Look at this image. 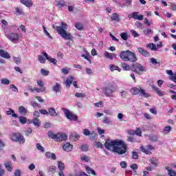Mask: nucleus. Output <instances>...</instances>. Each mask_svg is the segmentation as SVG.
Instances as JSON below:
<instances>
[{"label":"nucleus","mask_w":176,"mask_h":176,"mask_svg":"<svg viewBox=\"0 0 176 176\" xmlns=\"http://www.w3.org/2000/svg\"><path fill=\"white\" fill-rule=\"evenodd\" d=\"M104 148L107 151H112L118 155H124L127 152V145L122 140H107L104 143Z\"/></svg>","instance_id":"nucleus-1"},{"label":"nucleus","mask_w":176,"mask_h":176,"mask_svg":"<svg viewBox=\"0 0 176 176\" xmlns=\"http://www.w3.org/2000/svg\"><path fill=\"white\" fill-rule=\"evenodd\" d=\"M68 28V25L65 22H61L60 26H56V30L58 34L63 38V39H65L66 41H70V39H72V34L70 33H67V28Z\"/></svg>","instance_id":"nucleus-2"},{"label":"nucleus","mask_w":176,"mask_h":176,"mask_svg":"<svg viewBox=\"0 0 176 176\" xmlns=\"http://www.w3.org/2000/svg\"><path fill=\"white\" fill-rule=\"evenodd\" d=\"M120 58L122 61H129L130 63H135L138 60L135 54L129 50L122 51L120 53Z\"/></svg>","instance_id":"nucleus-3"},{"label":"nucleus","mask_w":176,"mask_h":176,"mask_svg":"<svg viewBox=\"0 0 176 176\" xmlns=\"http://www.w3.org/2000/svg\"><path fill=\"white\" fill-rule=\"evenodd\" d=\"M47 135L50 138H52V140H54V141L57 142H62V141H67V140H68L67 134L63 133L54 134L53 132L50 131L47 133Z\"/></svg>","instance_id":"nucleus-4"},{"label":"nucleus","mask_w":176,"mask_h":176,"mask_svg":"<svg viewBox=\"0 0 176 176\" xmlns=\"http://www.w3.org/2000/svg\"><path fill=\"white\" fill-rule=\"evenodd\" d=\"M130 91L133 96H138V94H140L141 97H144L145 98L151 97V94L146 93L145 91V89L142 88H138L137 87H133L131 89Z\"/></svg>","instance_id":"nucleus-5"},{"label":"nucleus","mask_w":176,"mask_h":176,"mask_svg":"<svg viewBox=\"0 0 176 176\" xmlns=\"http://www.w3.org/2000/svg\"><path fill=\"white\" fill-rule=\"evenodd\" d=\"M131 71L135 72L137 75H142L144 72H146L145 67L142 66L141 63H135L131 65Z\"/></svg>","instance_id":"nucleus-6"},{"label":"nucleus","mask_w":176,"mask_h":176,"mask_svg":"<svg viewBox=\"0 0 176 176\" xmlns=\"http://www.w3.org/2000/svg\"><path fill=\"white\" fill-rule=\"evenodd\" d=\"M2 28L4 30V34L7 36L8 39L11 41L12 43H16L20 38V34L19 33H11L9 34V29L6 28L5 26H2Z\"/></svg>","instance_id":"nucleus-7"},{"label":"nucleus","mask_w":176,"mask_h":176,"mask_svg":"<svg viewBox=\"0 0 176 176\" xmlns=\"http://www.w3.org/2000/svg\"><path fill=\"white\" fill-rule=\"evenodd\" d=\"M10 140L12 141H14V142H19V144H24L25 142V139L24 138V136L19 132L17 133H13L10 135Z\"/></svg>","instance_id":"nucleus-8"},{"label":"nucleus","mask_w":176,"mask_h":176,"mask_svg":"<svg viewBox=\"0 0 176 176\" xmlns=\"http://www.w3.org/2000/svg\"><path fill=\"white\" fill-rule=\"evenodd\" d=\"M116 90H118V88L113 84H109V86L104 88L103 91L106 97H112L113 93Z\"/></svg>","instance_id":"nucleus-9"},{"label":"nucleus","mask_w":176,"mask_h":176,"mask_svg":"<svg viewBox=\"0 0 176 176\" xmlns=\"http://www.w3.org/2000/svg\"><path fill=\"white\" fill-rule=\"evenodd\" d=\"M62 111L65 113L67 119H69V120H74V122L78 120V116L72 113V112L69 111L68 109L63 108Z\"/></svg>","instance_id":"nucleus-10"},{"label":"nucleus","mask_w":176,"mask_h":176,"mask_svg":"<svg viewBox=\"0 0 176 176\" xmlns=\"http://www.w3.org/2000/svg\"><path fill=\"white\" fill-rule=\"evenodd\" d=\"M140 151L143 152V153H145L146 155H152V152L149 151H155V146L151 144H148L146 146V148H145L144 146H141Z\"/></svg>","instance_id":"nucleus-11"},{"label":"nucleus","mask_w":176,"mask_h":176,"mask_svg":"<svg viewBox=\"0 0 176 176\" xmlns=\"http://www.w3.org/2000/svg\"><path fill=\"white\" fill-rule=\"evenodd\" d=\"M82 133H83L84 135H91L89 138L90 140H94V138H96V137H97V133H96V132H94V131L90 132V131L87 129H83Z\"/></svg>","instance_id":"nucleus-12"},{"label":"nucleus","mask_w":176,"mask_h":176,"mask_svg":"<svg viewBox=\"0 0 176 176\" xmlns=\"http://www.w3.org/2000/svg\"><path fill=\"white\" fill-rule=\"evenodd\" d=\"M151 89L159 96V97H163L165 94L164 91L160 90V89L157 88V87L155 85H151Z\"/></svg>","instance_id":"nucleus-13"},{"label":"nucleus","mask_w":176,"mask_h":176,"mask_svg":"<svg viewBox=\"0 0 176 176\" xmlns=\"http://www.w3.org/2000/svg\"><path fill=\"white\" fill-rule=\"evenodd\" d=\"M43 55L45 56L46 60L50 61V63H51L52 64H54V65H57V60L56 58H51L50 56H49L47 53L43 52Z\"/></svg>","instance_id":"nucleus-14"},{"label":"nucleus","mask_w":176,"mask_h":176,"mask_svg":"<svg viewBox=\"0 0 176 176\" xmlns=\"http://www.w3.org/2000/svg\"><path fill=\"white\" fill-rule=\"evenodd\" d=\"M138 50L139 53L142 54V56H143L144 57H149L151 56V53H149V52L146 51V50H144L142 47H138Z\"/></svg>","instance_id":"nucleus-15"},{"label":"nucleus","mask_w":176,"mask_h":176,"mask_svg":"<svg viewBox=\"0 0 176 176\" xmlns=\"http://www.w3.org/2000/svg\"><path fill=\"white\" fill-rule=\"evenodd\" d=\"M63 149L66 152H71L72 149H74V145L71 144L69 142H67L63 146Z\"/></svg>","instance_id":"nucleus-16"},{"label":"nucleus","mask_w":176,"mask_h":176,"mask_svg":"<svg viewBox=\"0 0 176 176\" xmlns=\"http://www.w3.org/2000/svg\"><path fill=\"white\" fill-rule=\"evenodd\" d=\"M0 57L9 60V58H10V54H9V52L7 51L0 50Z\"/></svg>","instance_id":"nucleus-17"},{"label":"nucleus","mask_w":176,"mask_h":176,"mask_svg":"<svg viewBox=\"0 0 176 176\" xmlns=\"http://www.w3.org/2000/svg\"><path fill=\"white\" fill-rule=\"evenodd\" d=\"M45 157H47V159H51L52 160H56V159H57L56 154L54 153H51L50 151L45 153Z\"/></svg>","instance_id":"nucleus-18"},{"label":"nucleus","mask_w":176,"mask_h":176,"mask_svg":"<svg viewBox=\"0 0 176 176\" xmlns=\"http://www.w3.org/2000/svg\"><path fill=\"white\" fill-rule=\"evenodd\" d=\"M21 3L25 5L26 8H31L34 5L32 0H20Z\"/></svg>","instance_id":"nucleus-19"},{"label":"nucleus","mask_w":176,"mask_h":176,"mask_svg":"<svg viewBox=\"0 0 176 176\" xmlns=\"http://www.w3.org/2000/svg\"><path fill=\"white\" fill-rule=\"evenodd\" d=\"M48 115H50L53 118L58 116V113L56 111V109H54V107H50L48 109Z\"/></svg>","instance_id":"nucleus-20"},{"label":"nucleus","mask_w":176,"mask_h":176,"mask_svg":"<svg viewBox=\"0 0 176 176\" xmlns=\"http://www.w3.org/2000/svg\"><path fill=\"white\" fill-rule=\"evenodd\" d=\"M73 82H74V76H70L69 78L66 79V81L65 83L66 85V87H68V88L71 87V85H72Z\"/></svg>","instance_id":"nucleus-21"},{"label":"nucleus","mask_w":176,"mask_h":176,"mask_svg":"<svg viewBox=\"0 0 176 176\" xmlns=\"http://www.w3.org/2000/svg\"><path fill=\"white\" fill-rule=\"evenodd\" d=\"M166 74L168 75H170L169 79L170 80H175V79H176V72L173 73V70H166Z\"/></svg>","instance_id":"nucleus-22"},{"label":"nucleus","mask_w":176,"mask_h":176,"mask_svg":"<svg viewBox=\"0 0 176 176\" xmlns=\"http://www.w3.org/2000/svg\"><path fill=\"white\" fill-rule=\"evenodd\" d=\"M18 111H19V113H21V115L25 116V115H27V113H28V110L27 109H25V107H24L23 106L19 107Z\"/></svg>","instance_id":"nucleus-23"},{"label":"nucleus","mask_w":176,"mask_h":176,"mask_svg":"<svg viewBox=\"0 0 176 176\" xmlns=\"http://www.w3.org/2000/svg\"><path fill=\"white\" fill-rule=\"evenodd\" d=\"M85 170L87 174H91L92 175H97V173L94 170H93L90 166H86Z\"/></svg>","instance_id":"nucleus-24"},{"label":"nucleus","mask_w":176,"mask_h":176,"mask_svg":"<svg viewBox=\"0 0 176 176\" xmlns=\"http://www.w3.org/2000/svg\"><path fill=\"white\" fill-rule=\"evenodd\" d=\"M104 56L107 58H109L110 60H113V58L116 57V54H111L107 51L104 52Z\"/></svg>","instance_id":"nucleus-25"},{"label":"nucleus","mask_w":176,"mask_h":176,"mask_svg":"<svg viewBox=\"0 0 176 176\" xmlns=\"http://www.w3.org/2000/svg\"><path fill=\"white\" fill-rule=\"evenodd\" d=\"M111 20H112V21H116V23H119V14H118V13L113 14L111 16Z\"/></svg>","instance_id":"nucleus-26"},{"label":"nucleus","mask_w":176,"mask_h":176,"mask_svg":"<svg viewBox=\"0 0 176 176\" xmlns=\"http://www.w3.org/2000/svg\"><path fill=\"white\" fill-rule=\"evenodd\" d=\"M171 130H173V128L171 127V126H165L163 130L164 135H166V134H168V133H170Z\"/></svg>","instance_id":"nucleus-27"},{"label":"nucleus","mask_w":176,"mask_h":176,"mask_svg":"<svg viewBox=\"0 0 176 176\" xmlns=\"http://www.w3.org/2000/svg\"><path fill=\"white\" fill-rule=\"evenodd\" d=\"M162 45H148L147 47L151 49V50L156 51V50L159 49V47H162Z\"/></svg>","instance_id":"nucleus-28"},{"label":"nucleus","mask_w":176,"mask_h":176,"mask_svg":"<svg viewBox=\"0 0 176 176\" xmlns=\"http://www.w3.org/2000/svg\"><path fill=\"white\" fill-rule=\"evenodd\" d=\"M121 67L124 71H130V69H131V66L129 65V64L126 63H122Z\"/></svg>","instance_id":"nucleus-29"},{"label":"nucleus","mask_w":176,"mask_h":176,"mask_svg":"<svg viewBox=\"0 0 176 176\" xmlns=\"http://www.w3.org/2000/svg\"><path fill=\"white\" fill-rule=\"evenodd\" d=\"M30 123H33L36 127H39L41 126V120L38 118H34L32 120L30 121Z\"/></svg>","instance_id":"nucleus-30"},{"label":"nucleus","mask_w":176,"mask_h":176,"mask_svg":"<svg viewBox=\"0 0 176 176\" xmlns=\"http://www.w3.org/2000/svg\"><path fill=\"white\" fill-rule=\"evenodd\" d=\"M60 89H61V85L59 83H56V85L54 86H53V87H52V90L55 93H58V91H60Z\"/></svg>","instance_id":"nucleus-31"},{"label":"nucleus","mask_w":176,"mask_h":176,"mask_svg":"<svg viewBox=\"0 0 176 176\" xmlns=\"http://www.w3.org/2000/svg\"><path fill=\"white\" fill-rule=\"evenodd\" d=\"M165 168L167 170L168 175L176 176V172L173 170V169H170L169 166H166Z\"/></svg>","instance_id":"nucleus-32"},{"label":"nucleus","mask_w":176,"mask_h":176,"mask_svg":"<svg viewBox=\"0 0 176 176\" xmlns=\"http://www.w3.org/2000/svg\"><path fill=\"white\" fill-rule=\"evenodd\" d=\"M126 3L120 4V8H126V6H131L133 0H125Z\"/></svg>","instance_id":"nucleus-33"},{"label":"nucleus","mask_w":176,"mask_h":176,"mask_svg":"<svg viewBox=\"0 0 176 176\" xmlns=\"http://www.w3.org/2000/svg\"><path fill=\"white\" fill-rule=\"evenodd\" d=\"M58 168H59V170H65V165L64 163H63L61 161H58Z\"/></svg>","instance_id":"nucleus-34"},{"label":"nucleus","mask_w":176,"mask_h":176,"mask_svg":"<svg viewBox=\"0 0 176 176\" xmlns=\"http://www.w3.org/2000/svg\"><path fill=\"white\" fill-rule=\"evenodd\" d=\"M15 14H16V16H21V14H24V12L23 11V9L17 7L15 8Z\"/></svg>","instance_id":"nucleus-35"},{"label":"nucleus","mask_w":176,"mask_h":176,"mask_svg":"<svg viewBox=\"0 0 176 176\" xmlns=\"http://www.w3.org/2000/svg\"><path fill=\"white\" fill-rule=\"evenodd\" d=\"M7 115H12V118H19V116L14 113V111L12 109H9V110L7 111Z\"/></svg>","instance_id":"nucleus-36"},{"label":"nucleus","mask_w":176,"mask_h":176,"mask_svg":"<svg viewBox=\"0 0 176 176\" xmlns=\"http://www.w3.org/2000/svg\"><path fill=\"white\" fill-rule=\"evenodd\" d=\"M65 1L64 0H60L58 1H57L56 3V6L58 8H63V6H65Z\"/></svg>","instance_id":"nucleus-37"},{"label":"nucleus","mask_w":176,"mask_h":176,"mask_svg":"<svg viewBox=\"0 0 176 176\" xmlns=\"http://www.w3.org/2000/svg\"><path fill=\"white\" fill-rule=\"evenodd\" d=\"M110 69L111 71H118V72H120L121 69L119 68V67L115 65H110Z\"/></svg>","instance_id":"nucleus-38"},{"label":"nucleus","mask_w":176,"mask_h":176,"mask_svg":"<svg viewBox=\"0 0 176 176\" xmlns=\"http://www.w3.org/2000/svg\"><path fill=\"white\" fill-rule=\"evenodd\" d=\"M151 165L153 166V167H157V159L155 157H153L150 160Z\"/></svg>","instance_id":"nucleus-39"},{"label":"nucleus","mask_w":176,"mask_h":176,"mask_svg":"<svg viewBox=\"0 0 176 176\" xmlns=\"http://www.w3.org/2000/svg\"><path fill=\"white\" fill-rule=\"evenodd\" d=\"M75 27L77 30H79L80 31H82V30H83V23H81L80 22H77L75 24Z\"/></svg>","instance_id":"nucleus-40"},{"label":"nucleus","mask_w":176,"mask_h":176,"mask_svg":"<svg viewBox=\"0 0 176 176\" xmlns=\"http://www.w3.org/2000/svg\"><path fill=\"white\" fill-rule=\"evenodd\" d=\"M1 85H10V80L8 78H1Z\"/></svg>","instance_id":"nucleus-41"},{"label":"nucleus","mask_w":176,"mask_h":176,"mask_svg":"<svg viewBox=\"0 0 176 176\" xmlns=\"http://www.w3.org/2000/svg\"><path fill=\"white\" fill-rule=\"evenodd\" d=\"M120 36L123 41H127L129 39V34L126 32H122L120 34Z\"/></svg>","instance_id":"nucleus-42"},{"label":"nucleus","mask_w":176,"mask_h":176,"mask_svg":"<svg viewBox=\"0 0 176 176\" xmlns=\"http://www.w3.org/2000/svg\"><path fill=\"white\" fill-rule=\"evenodd\" d=\"M19 122L21 123V124H25V123H27V118L23 116H20Z\"/></svg>","instance_id":"nucleus-43"},{"label":"nucleus","mask_w":176,"mask_h":176,"mask_svg":"<svg viewBox=\"0 0 176 176\" xmlns=\"http://www.w3.org/2000/svg\"><path fill=\"white\" fill-rule=\"evenodd\" d=\"M34 91H36V93H41V91L42 93L46 91V88L45 87H41V88H38V87H34Z\"/></svg>","instance_id":"nucleus-44"},{"label":"nucleus","mask_w":176,"mask_h":176,"mask_svg":"<svg viewBox=\"0 0 176 176\" xmlns=\"http://www.w3.org/2000/svg\"><path fill=\"white\" fill-rule=\"evenodd\" d=\"M135 134H136L138 137H142V131L140 128H136V130L135 131Z\"/></svg>","instance_id":"nucleus-45"},{"label":"nucleus","mask_w":176,"mask_h":176,"mask_svg":"<svg viewBox=\"0 0 176 176\" xmlns=\"http://www.w3.org/2000/svg\"><path fill=\"white\" fill-rule=\"evenodd\" d=\"M96 108H102L104 106V102L102 101H99L98 102L94 103Z\"/></svg>","instance_id":"nucleus-46"},{"label":"nucleus","mask_w":176,"mask_h":176,"mask_svg":"<svg viewBox=\"0 0 176 176\" xmlns=\"http://www.w3.org/2000/svg\"><path fill=\"white\" fill-rule=\"evenodd\" d=\"M80 149L82 152H87L89 151V146L87 144H83L81 146Z\"/></svg>","instance_id":"nucleus-47"},{"label":"nucleus","mask_w":176,"mask_h":176,"mask_svg":"<svg viewBox=\"0 0 176 176\" xmlns=\"http://www.w3.org/2000/svg\"><path fill=\"white\" fill-rule=\"evenodd\" d=\"M157 138H158L156 136V135H152L149 137V140L152 142H156V141H157Z\"/></svg>","instance_id":"nucleus-48"},{"label":"nucleus","mask_w":176,"mask_h":176,"mask_svg":"<svg viewBox=\"0 0 176 176\" xmlns=\"http://www.w3.org/2000/svg\"><path fill=\"white\" fill-rule=\"evenodd\" d=\"M75 96L77 97V98H85V97H86V94L83 93H76Z\"/></svg>","instance_id":"nucleus-49"},{"label":"nucleus","mask_w":176,"mask_h":176,"mask_svg":"<svg viewBox=\"0 0 176 176\" xmlns=\"http://www.w3.org/2000/svg\"><path fill=\"white\" fill-rule=\"evenodd\" d=\"M5 167L8 170V171H12V170H13V168L12 167V164L10 163L5 164Z\"/></svg>","instance_id":"nucleus-50"},{"label":"nucleus","mask_w":176,"mask_h":176,"mask_svg":"<svg viewBox=\"0 0 176 176\" xmlns=\"http://www.w3.org/2000/svg\"><path fill=\"white\" fill-rule=\"evenodd\" d=\"M41 74L43 75V76H47L50 74V72L45 70L44 69H41Z\"/></svg>","instance_id":"nucleus-51"},{"label":"nucleus","mask_w":176,"mask_h":176,"mask_svg":"<svg viewBox=\"0 0 176 176\" xmlns=\"http://www.w3.org/2000/svg\"><path fill=\"white\" fill-rule=\"evenodd\" d=\"M38 61L41 63V64H45L46 63V59L42 56H38Z\"/></svg>","instance_id":"nucleus-52"},{"label":"nucleus","mask_w":176,"mask_h":176,"mask_svg":"<svg viewBox=\"0 0 176 176\" xmlns=\"http://www.w3.org/2000/svg\"><path fill=\"white\" fill-rule=\"evenodd\" d=\"M102 122L104 123V124H109V123H111V120H109V118L108 117H104Z\"/></svg>","instance_id":"nucleus-53"},{"label":"nucleus","mask_w":176,"mask_h":176,"mask_svg":"<svg viewBox=\"0 0 176 176\" xmlns=\"http://www.w3.org/2000/svg\"><path fill=\"white\" fill-rule=\"evenodd\" d=\"M10 89H12V91H15L16 93H19V88L16 87L14 85H10Z\"/></svg>","instance_id":"nucleus-54"},{"label":"nucleus","mask_w":176,"mask_h":176,"mask_svg":"<svg viewBox=\"0 0 176 176\" xmlns=\"http://www.w3.org/2000/svg\"><path fill=\"white\" fill-rule=\"evenodd\" d=\"M36 148H37L38 151H40L41 152H45V148H43V146H42V145H41V144L37 143Z\"/></svg>","instance_id":"nucleus-55"},{"label":"nucleus","mask_w":176,"mask_h":176,"mask_svg":"<svg viewBox=\"0 0 176 176\" xmlns=\"http://www.w3.org/2000/svg\"><path fill=\"white\" fill-rule=\"evenodd\" d=\"M13 58L16 64L19 65L21 63V58L20 57L14 56Z\"/></svg>","instance_id":"nucleus-56"},{"label":"nucleus","mask_w":176,"mask_h":176,"mask_svg":"<svg viewBox=\"0 0 176 176\" xmlns=\"http://www.w3.org/2000/svg\"><path fill=\"white\" fill-rule=\"evenodd\" d=\"M80 159L82 162H88L89 160H90V159L89 158V157H87V155H82L80 157Z\"/></svg>","instance_id":"nucleus-57"},{"label":"nucleus","mask_w":176,"mask_h":176,"mask_svg":"<svg viewBox=\"0 0 176 176\" xmlns=\"http://www.w3.org/2000/svg\"><path fill=\"white\" fill-rule=\"evenodd\" d=\"M48 171L49 173H52V174H54L56 173V166H51Z\"/></svg>","instance_id":"nucleus-58"},{"label":"nucleus","mask_w":176,"mask_h":176,"mask_svg":"<svg viewBox=\"0 0 176 176\" xmlns=\"http://www.w3.org/2000/svg\"><path fill=\"white\" fill-rule=\"evenodd\" d=\"M139 155H138V153L135 152V151H133L132 152V159H135V160H137V159H138Z\"/></svg>","instance_id":"nucleus-59"},{"label":"nucleus","mask_w":176,"mask_h":176,"mask_svg":"<svg viewBox=\"0 0 176 176\" xmlns=\"http://www.w3.org/2000/svg\"><path fill=\"white\" fill-rule=\"evenodd\" d=\"M37 85L38 86H39V87H45V83L43 82V81H42V80H38Z\"/></svg>","instance_id":"nucleus-60"},{"label":"nucleus","mask_w":176,"mask_h":176,"mask_svg":"<svg viewBox=\"0 0 176 176\" xmlns=\"http://www.w3.org/2000/svg\"><path fill=\"white\" fill-rule=\"evenodd\" d=\"M138 14H140V12H134L132 13V17L133 19H135V20H137L138 18Z\"/></svg>","instance_id":"nucleus-61"},{"label":"nucleus","mask_w":176,"mask_h":176,"mask_svg":"<svg viewBox=\"0 0 176 176\" xmlns=\"http://www.w3.org/2000/svg\"><path fill=\"white\" fill-rule=\"evenodd\" d=\"M40 114H41V113L39 111H35L34 112L33 116H34V118L38 119V118H39Z\"/></svg>","instance_id":"nucleus-62"},{"label":"nucleus","mask_w":176,"mask_h":176,"mask_svg":"<svg viewBox=\"0 0 176 176\" xmlns=\"http://www.w3.org/2000/svg\"><path fill=\"white\" fill-rule=\"evenodd\" d=\"M14 175L15 176H21V170H16L14 172Z\"/></svg>","instance_id":"nucleus-63"},{"label":"nucleus","mask_w":176,"mask_h":176,"mask_svg":"<svg viewBox=\"0 0 176 176\" xmlns=\"http://www.w3.org/2000/svg\"><path fill=\"white\" fill-rule=\"evenodd\" d=\"M170 8L172 10H173L174 12L176 11V4L174 3H170Z\"/></svg>","instance_id":"nucleus-64"}]
</instances>
